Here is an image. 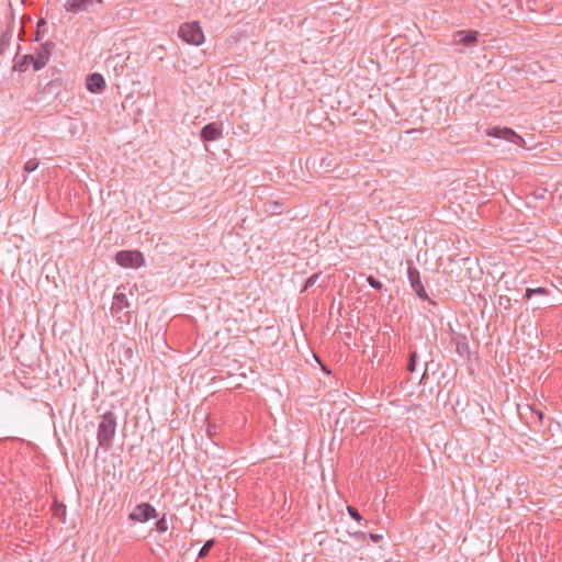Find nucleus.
Masks as SVG:
<instances>
[{"mask_svg":"<svg viewBox=\"0 0 562 562\" xmlns=\"http://www.w3.org/2000/svg\"><path fill=\"white\" fill-rule=\"evenodd\" d=\"M116 427L117 418L113 411H106L100 416L97 431V439L100 448H103L104 450L112 448Z\"/></svg>","mask_w":562,"mask_h":562,"instance_id":"obj_1","label":"nucleus"},{"mask_svg":"<svg viewBox=\"0 0 562 562\" xmlns=\"http://www.w3.org/2000/svg\"><path fill=\"white\" fill-rule=\"evenodd\" d=\"M130 303L124 293L116 292L113 296L111 313L114 317L117 318L121 323H130L131 321V312H130Z\"/></svg>","mask_w":562,"mask_h":562,"instance_id":"obj_2","label":"nucleus"},{"mask_svg":"<svg viewBox=\"0 0 562 562\" xmlns=\"http://www.w3.org/2000/svg\"><path fill=\"white\" fill-rule=\"evenodd\" d=\"M179 36L192 45H201L204 42V34L198 22H187L180 26Z\"/></svg>","mask_w":562,"mask_h":562,"instance_id":"obj_3","label":"nucleus"},{"mask_svg":"<svg viewBox=\"0 0 562 562\" xmlns=\"http://www.w3.org/2000/svg\"><path fill=\"white\" fill-rule=\"evenodd\" d=\"M115 260L123 268H139L144 265V257L139 251L121 250L115 255Z\"/></svg>","mask_w":562,"mask_h":562,"instance_id":"obj_4","label":"nucleus"},{"mask_svg":"<svg viewBox=\"0 0 562 562\" xmlns=\"http://www.w3.org/2000/svg\"><path fill=\"white\" fill-rule=\"evenodd\" d=\"M54 47L53 42H46L41 44L35 52V55H32L31 64L33 65L34 70H41L46 66L49 60L52 49Z\"/></svg>","mask_w":562,"mask_h":562,"instance_id":"obj_5","label":"nucleus"},{"mask_svg":"<svg viewBox=\"0 0 562 562\" xmlns=\"http://www.w3.org/2000/svg\"><path fill=\"white\" fill-rule=\"evenodd\" d=\"M157 516H158L157 510L151 504L140 503L130 514L128 518L132 521H137V522L144 524V522H147L149 519L156 518Z\"/></svg>","mask_w":562,"mask_h":562,"instance_id":"obj_6","label":"nucleus"},{"mask_svg":"<svg viewBox=\"0 0 562 562\" xmlns=\"http://www.w3.org/2000/svg\"><path fill=\"white\" fill-rule=\"evenodd\" d=\"M480 33L474 30H461L457 31L452 35V43L454 45H461L463 47H474L479 43Z\"/></svg>","mask_w":562,"mask_h":562,"instance_id":"obj_7","label":"nucleus"},{"mask_svg":"<svg viewBox=\"0 0 562 562\" xmlns=\"http://www.w3.org/2000/svg\"><path fill=\"white\" fill-rule=\"evenodd\" d=\"M407 278L416 295L423 301H429V296L420 281V273L417 268L408 266Z\"/></svg>","mask_w":562,"mask_h":562,"instance_id":"obj_8","label":"nucleus"},{"mask_svg":"<svg viewBox=\"0 0 562 562\" xmlns=\"http://www.w3.org/2000/svg\"><path fill=\"white\" fill-rule=\"evenodd\" d=\"M102 3V0H66L64 7L67 12L79 13L89 12L95 4Z\"/></svg>","mask_w":562,"mask_h":562,"instance_id":"obj_9","label":"nucleus"},{"mask_svg":"<svg viewBox=\"0 0 562 562\" xmlns=\"http://www.w3.org/2000/svg\"><path fill=\"white\" fill-rule=\"evenodd\" d=\"M487 135L495 138H503L516 145L524 142L522 137L509 127H493L487 131Z\"/></svg>","mask_w":562,"mask_h":562,"instance_id":"obj_10","label":"nucleus"},{"mask_svg":"<svg viewBox=\"0 0 562 562\" xmlns=\"http://www.w3.org/2000/svg\"><path fill=\"white\" fill-rule=\"evenodd\" d=\"M203 142H213L223 136V130L220 123H209L204 125L200 134Z\"/></svg>","mask_w":562,"mask_h":562,"instance_id":"obj_11","label":"nucleus"},{"mask_svg":"<svg viewBox=\"0 0 562 562\" xmlns=\"http://www.w3.org/2000/svg\"><path fill=\"white\" fill-rule=\"evenodd\" d=\"M105 86V80L101 74L93 72L86 78V88L92 93H101Z\"/></svg>","mask_w":562,"mask_h":562,"instance_id":"obj_12","label":"nucleus"},{"mask_svg":"<svg viewBox=\"0 0 562 562\" xmlns=\"http://www.w3.org/2000/svg\"><path fill=\"white\" fill-rule=\"evenodd\" d=\"M452 342L456 346V351L462 357L465 358L470 355V348L468 344V339L465 336H454L452 337Z\"/></svg>","mask_w":562,"mask_h":562,"instance_id":"obj_13","label":"nucleus"},{"mask_svg":"<svg viewBox=\"0 0 562 562\" xmlns=\"http://www.w3.org/2000/svg\"><path fill=\"white\" fill-rule=\"evenodd\" d=\"M32 55H23L13 66V69L15 71L24 72L26 71L30 63H31Z\"/></svg>","mask_w":562,"mask_h":562,"instance_id":"obj_14","label":"nucleus"},{"mask_svg":"<svg viewBox=\"0 0 562 562\" xmlns=\"http://www.w3.org/2000/svg\"><path fill=\"white\" fill-rule=\"evenodd\" d=\"M12 38V33L10 31H5L0 37V54H4L9 48Z\"/></svg>","mask_w":562,"mask_h":562,"instance_id":"obj_15","label":"nucleus"},{"mask_svg":"<svg viewBox=\"0 0 562 562\" xmlns=\"http://www.w3.org/2000/svg\"><path fill=\"white\" fill-rule=\"evenodd\" d=\"M155 529L158 533H165L168 531L169 526L166 515H162V517L156 521Z\"/></svg>","mask_w":562,"mask_h":562,"instance_id":"obj_16","label":"nucleus"},{"mask_svg":"<svg viewBox=\"0 0 562 562\" xmlns=\"http://www.w3.org/2000/svg\"><path fill=\"white\" fill-rule=\"evenodd\" d=\"M214 544H215V540H214V539L207 540V541L203 544V547L201 548V550L199 551L198 557H199L200 559L205 558V557L209 554L210 550L214 547Z\"/></svg>","mask_w":562,"mask_h":562,"instance_id":"obj_17","label":"nucleus"},{"mask_svg":"<svg viewBox=\"0 0 562 562\" xmlns=\"http://www.w3.org/2000/svg\"><path fill=\"white\" fill-rule=\"evenodd\" d=\"M54 515L65 521L66 506L64 504L55 503L53 506Z\"/></svg>","mask_w":562,"mask_h":562,"instance_id":"obj_18","label":"nucleus"},{"mask_svg":"<svg viewBox=\"0 0 562 562\" xmlns=\"http://www.w3.org/2000/svg\"><path fill=\"white\" fill-rule=\"evenodd\" d=\"M417 352L416 351H409V356H408V362H407V370L409 372H414L415 369H416V364H417Z\"/></svg>","mask_w":562,"mask_h":562,"instance_id":"obj_19","label":"nucleus"},{"mask_svg":"<svg viewBox=\"0 0 562 562\" xmlns=\"http://www.w3.org/2000/svg\"><path fill=\"white\" fill-rule=\"evenodd\" d=\"M38 165H40L38 159H36V158H31V159H29V160L25 162V165H24V171H25V172H27V173L33 172V171H35V170L37 169Z\"/></svg>","mask_w":562,"mask_h":562,"instance_id":"obj_20","label":"nucleus"},{"mask_svg":"<svg viewBox=\"0 0 562 562\" xmlns=\"http://www.w3.org/2000/svg\"><path fill=\"white\" fill-rule=\"evenodd\" d=\"M535 294H548V290L546 288H528L525 292V297L530 299Z\"/></svg>","mask_w":562,"mask_h":562,"instance_id":"obj_21","label":"nucleus"},{"mask_svg":"<svg viewBox=\"0 0 562 562\" xmlns=\"http://www.w3.org/2000/svg\"><path fill=\"white\" fill-rule=\"evenodd\" d=\"M268 211L271 214H281L282 213V204L278 201H271L268 203Z\"/></svg>","mask_w":562,"mask_h":562,"instance_id":"obj_22","label":"nucleus"},{"mask_svg":"<svg viewBox=\"0 0 562 562\" xmlns=\"http://www.w3.org/2000/svg\"><path fill=\"white\" fill-rule=\"evenodd\" d=\"M46 26V21L45 19H40L38 22H37V27H36V32L34 34V36L32 37V41L34 42H37L41 40V35H42V27H45Z\"/></svg>","mask_w":562,"mask_h":562,"instance_id":"obj_23","label":"nucleus"},{"mask_svg":"<svg viewBox=\"0 0 562 562\" xmlns=\"http://www.w3.org/2000/svg\"><path fill=\"white\" fill-rule=\"evenodd\" d=\"M321 273H314L311 277H308L305 281L303 291H307L310 288H312L316 281L318 280Z\"/></svg>","mask_w":562,"mask_h":562,"instance_id":"obj_24","label":"nucleus"},{"mask_svg":"<svg viewBox=\"0 0 562 562\" xmlns=\"http://www.w3.org/2000/svg\"><path fill=\"white\" fill-rule=\"evenodd\" d=\"M367 282L370 286H372L373 289L375 290H381L382 289V283L381 281H379L376 278H374L373 276H369L367 278Z\"/></svg>","mask_w":562,"mask_h":562,"instance_id":"obj_25","label":"nucleus"},{"mask_svg":"<svg viewBox=\"0 0 562 562\" xmlns=\"http://www.w3.org/2000/svg\"><path fill=\"white\" fill-rule=\"evenodd\" d=\"M347 510H348V514L349 516L357 520V521H361L362 520V516L360 515V513L358 512L357 508L352 507V506H347Z\"/></svg>","mask_w":562,"mask_h":562,"instance_id":"obj_26","label":"nucleus"},{"mask_svg":"<svg viewBox=\"0 0 562 562\" xmlns=\"http://www.w3.org/2000/svg\"><path fill=\"white\" fill-rule=\"evenodd\" d=\"M530 409H531V412H532V413H535V414H536V416H537V418H538L539 423H542L543 417H544L543 413H542L540 409H536V408H533V407H530Z\"/></svg>","mask_w":562,"mask_h":562,"instance_id":"obj_27","label":"nucleus"},{"mask_svg":"<svg viewBox=\"0 0 562 562\" xmlns=\"http://www.w3.org/2000/svg\"><path fill=\"white\" fill-rule=\"evenodd\" d=\"M350 536L355 537L357 539H360V540H364L367 537V533L363 531H356V532H351Z\"/></svg>","mask_w":562,"mask_h":562,"instance_id":"obj_28","label":"nucleus"},{"mask_svg":"<svg viewBox=\"0 0 562 562\" xmlns=\"http://www.w3.org/2000/svg\"><path fill=\"white\" fill-rule=\"evenodd\" d=\"M369 537L373 542H379L383 539V536L378 533H370Z\"/></svg>","mask_w":562,"mask_h":562,"instance_id":"obj_29","label":"nucleus"},{"mask_svg":"<svg viewBox=\"0 0 562 562\" xmlns=\"http://www.w3.org/2000/svg\"><path fill=\"white\" fill-rule=\"evenodd\" d=\"M427 369H428V362H425V371L423 373V376H422V381L426 378L427 375Z\"/></svg>","mask_w":562,"mask_h":562,"instance_id":"obj_30","label":"nucleus"},{"mask_svg":"<svg viewBox=\"0 0 562 562\" xmlns=\"http://www.w3.org/2000/svg\"><path fill=\"white\" fill-rule=\"evenodd\" d=\"M56 85H57V86H60V82H57V81H50V82H49V86H50V87L56 86Z\"/></svg>","mask_w":562,"mask_h":562,"instance_id":"obj_31","label":"nucleus"},{"mask_svg":"<svg viewBox=\"0 0 562 562\" xmlns=\"http://www.w3.org/2000/svg\"><path fill=\"white\" fill-rule=\"evenodd\" d=\"M24 34H25V31H24V30H22V31L20 32V34H19L20 40H22V36H23Z\"/></svg>","mask_w":562,"mask_h":562,"instance_id":"obj_32","label":"nucleus"}]
</instances>
